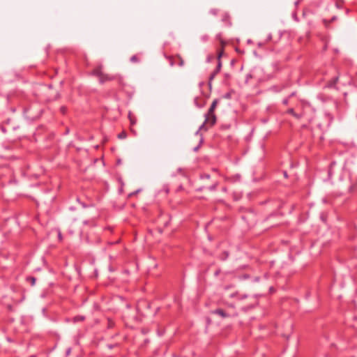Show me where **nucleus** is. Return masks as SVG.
Wrapping results in <instances>:
<instances>
[{"mask_svg":"<svg viewBox=\"0 0 357 357\" xmlns=\"http://www.w3.org/2000/svg\"><path fill=\"white\" fill-rule=\"evenodd\" d=\"M351 192L357 191V181H355L349 188Z\"/></svg>","mask_w":357,"mask_h":357,"instance_id":"nucleus-9","label":"nucleus"},{"mask_svg":"<svg viewBox=\"0 0 357 357\" xmlns=\"http://www.w3.org/2000/svg\"><path fill=\"white\" fill-rule=\"evenodd\" d=\"M128 118L130 119L131 126H134L137 121L136 119L132 116L131 113H129Z\"/></svg>","mask_w":357,"mask_h":357,"instance_id":"nucleus-7","label":"nucleus"},{"mask_svg":"<svg viewBox=\"0 0 357 357\" xmlns=\"http://www.w3.org/2000/svg\"><path fill=\"white\" fill-rule=\"evenodd\" d=\"M58 237H59V239L60 241H61V240H62V235H61V233L60 231H59V234H58Z\"/></svg>","mask_w":357,"mask_h":357,"instance_id":"nucleus-21","label":"nucleus"},{"mask_svg":"<svg viewBox=\"0 0 357 357\" xmlns=\"http://www.w3.org/2000/svg\"><path fill=\"white\" fill-rule=\"evenodd\" d=\"M91 74L93 75L97 76L99 78L100 83H101V84L104 83V79H103V74L104 73L102 71V67L101 66H99V67L95 68L92 71Z\"/></svg>","mask_w":357,"mask_h":357,"instance_id":"nucleus-3","label":"nucleus"},{"mask_svg":"<svg viewBox=\"0 0 357 357\" xmlns=\"http://www.w3.org/2000/svg\"><path fill=\"white\" fill-rule=\"evenodd\" d=\"M218 10L217 9L213 8L210 10V13L216 15L218 14Z\"/></svg>","mask_w":357,"mask_h":357,"instance_id":"nucleus-16","label":"nucleus"},{"mask_svg":"<svg viewBox=\"0 0 357 357\" xmlns=\"http://www.w3.org/2000/svg\"><path fill=\"white\" fill-rule=\"evenodd\" d=\"M222 54H223V50H220L218 52V61H220V58L222 57Z\"/></svg>","mask_w":357,"mask_h":357,"instance_id":"nucleus-17","label":"nucleus"},{"mask_svg":"<svg viewBox=\"0 0 357 357\" xmlns=\"http://www.w3.org/2000/svg\"><path fill=\"white\" fill-rule=\"evenodd\" d=\"M222 63L220 61H218V66L215 69V73H219L221 69Z\"/></svg>","mask_w":357,"mask_h":357,"instance_id":"nucleus-11","label":"nucleus"},{"mask_svg":"<svg viewBox=\"0 0 357 357\" xmlns=\"http://www.w3.org/2000/svg\"><path fill=\"white\" fill-rule=\"evenodd\" d=\"M201 178L202 179H209L210 175L208 174H204L201 175Z\"/></svg>","mask_w":357,"mask_h":357,"instance_id":"nucleus-13","label":"nucleus"},{"mask_svg":"<svg viewBox=\"0 0 357 357\" xmlns=\"http://www.w3.org/2000/svg\"><path fill=\"white\" fill-rule=\"evenodd\" d=\"M70 352V349H68V351H67V354H69Z\"/></svg>","mask_w":357,"mask_h":357,"instance_id":"nucleus-24","label":"nucleus"},{"mask_svg":"<svg viewBox=\"0 0 357 357\" xmlns=\"http://www.w3.org/2000/svg\"><path fill=\"white\" fill-rule=\"evenodd\" d=\"M127 137V133L125 131H122L118 135V138L120 139H124Z\"/></svg>","mask_w":357,"mask_h":357,"instance_id":"nucleus-8","label":"nucleus"},{"mask_svg":"<svg viewBox=\"0 0 357 357\" xmlns=\"http://www.w3.org/2000/svg\"><path fill=\"white\" fill-rule=\"evenodd\" d=\"M217 103H218V100H215L213 101L208 111V113H210V114H214V110L216 107V105H217Z\"/></svg>","mask_w":357,"mask_h":357,"instance_id":"nucleus-4","label":"nucleus"},{"mask_svg":"<svg viewBox=\"0 0 357 357\" xmlns=\"http://www.w3.org/2000/svg\"><path fill=\"white\" fill-rule=\"evenodd\" d=\"M229 16L227 13H225L222 17V21H227L229 19Z\"/></svg>","mask_w":357,"mask_h":357,"instance_id":"nucleus-18","label":"nucleus"},{"mask_svg":"<svg viewBox=\"0 0 357 357\" xmlns=\"http://www.w3.org/2000/svg\"><path fill=\"white\" fill-rule=\"evenodd\" d=\"M62 112H65V108H62Z\"/></svg>","mask_w":357,"mask_h":357,"instance_id":"nucleus-27","label":"nucleus"},{"mask_svg":"<svg viewBox=\"0 0 357 357\" xmlns=\"http://www.w3.org/2000/svg\"><path fill=\"white\" fill-rule=\"evenodd\" d=\"M284 176L285 177H287V172H284Z\"/></svg>","mask_w":357,"mask_h":357,"instance_id":"nucleus-26","label":"nucleus"},{"mask_svg":"<svg viewBox=\"0 0 357 357\" xmlns=\"http://www.w3.org/2000/svg\"><path fill=\"white\" fill-rule=\"evenodd\" d=\"M301 105H302V107L303 109V112L301 114H298L296 113L293 108L289 109L287 111V113L294 116L296 119H301V117H303L305 116V112L307 110H311L314 112V109L310 103L305 102V101H302Z\"/></svg>","mask_w":357,"mask_h":357,"instance_id":"nucleus-1","label":"nucleus"},{"mask_svg":"<svg viewBox=\"0 0 357 357\" xmlns=\"http://www.w3.org/2000/svg\"><path fill=\"white\" fill-rule=\"evenodd\" d=\"M294 94H295V93H292L289 96V97H291V96H294Z\"/></svg>","mask_w":357,"mask_h":357,"instance_id":"nucleus-25","label":"nucleus"},{"mask_svg":"<svg viewBox=\"0 0 357 357\" xmlns=\"http://www.w3.org/2000/svg\"><path fill=\"white\" fill-rule=\"evenodd\" d=\"M201 40L203 42H206L208 40V35H204L201 37Z\"/></svg>","mask_w":357,"mask_h":357,"instance_id":"nucleus-15","label":"nucleus"},{"mask_svg":"<svg viewBox=\"0 0 357 357\" xmlns=\"http://www.w3.org/2000/svg\"><path fill=\"white\" fill-rule=\"evenodd\" d=\"M217 185H218V183H214L213 185H211V186L208 188V189H209L210 190H211V191H212V190H215L216 189V188H217Z\"/></svg>","mask_w":357,"mask_h":357,"instance_id":"nucleus-14","label":"nucleus"},{"mask_svg":"<svg viewBox=\"0 0 357 357\" xmlns=\"http://www.w3.org/2000/svg\"><path fill=\"white\" fill-rule=\"evenodd\" d=\"M114 79V77L113 76H110V75H107V74H103L104 83L105 82L110 81V80H112Z\"/></svg>","mask_w":357,"mask_h":357,"instance_id":"nucleus-6","label":"nucleus"},{"mask_svg":"<svg viewBox=\"0 0 357 357\" xmlns=\"http://www.w3.org/2000/svg\"><path fill=\"white\" fill-rule=\"evenodd\" d=\"M289 102V98H284L283 100H282V103L285 105H287Z\"/></svg>","mask_w":357,"mask_h":357,"instance_id":"nucleus-19","label":"nucleus"},{"mask_svg":"<svg viewBox=\"0 0 357 357\" xmlns=\"http://www.w3.org/2000/svg\"><path fill=\"white\" fill-rule=\"evenodd\" d=\"M312 116H309L307 118V120L309 121H312Z\"/></svg>","mask_w":357,"mask_h":357,"instance_id":"nucleus-22","label":"nucleus"},{"mask_svg":"<svg viewBox=\"0 0 357 357\" xmlns=\"http://www.w3.org/2000/svg\"><path fill=\"white\" fill-rule=\"evenodd\" d=\"M183 60H181V61H180V66H183Z\"/></svg>","mask_w":357,"mask_h":357,"instance_id":"nucleus-23","label":"nucleus"},{"mask_svg":"<svg viewBox=\"0 0 357 357\" xmlns=\"http://www.w3.org/2000/svg\"><path fill=\"white\" fill-rule=\"evenodd\" d=\"M31 284L34 285L36 282V279L34 278H31Z\"/></svg>","mask_w":357,"mask_h":357,"instance_id":"nucleus-20","label":"nucleus"},{"mask_svg":"<svg viewBox=\"0 0 357 357\" xmlns=\"http://www.w3.org/2000/svg\"><path fill=\"white\" fill-rule=\"evenodd\" d=\"M205 121L204 123L200 126L199 130H202L204 128L205 124H208L210 126H213L216 122V116L215 114L208 113L205 115Z\"/></svg>","mask_w":357,"mask_h":357,"instance_id":"nucleus-2","label":"nucleus"},{"mask_svg":"<svg viewBox=\"0 0 357 357\" xmlns=\"http://www.w3.org/2000/svg\"><path fill=\"white\" fill-rule=\"evenodd\" d=\"M218 73H215V70L211 74L209 77V82L215 77Z\"/></svg>","mask_w":357,"mask_h":357,"instance_id":"nucleus-12","label":"nucleus"},{"mask_svg":"<svg viewBox=\"0 0 357 357\" xmlns=\"http://www.w3.org/2000/svg\"><path fill=\"white\" fill-rule=\"evenodd\" d=\"M130 61L132 63H137L139 61V59L137 55H133L130 57Z\"/></svg>","mask_w":357,"mask_h":357,"instance_id":"nucleus-10","label":"nucleus"},{"mask_svg":"<svg viewBox=\"0 0 357 357\" xmlns=\"http://www.w3.org/2000/svg\"><path fill=\"white\" fill-rule=\"evenodd\" d=\"M213 313L216 314H218L220 316H221L222 317H227V314L225 312V311L222 309H217L215 310Z\"/></svg>","mask_w":357,"mask_h":357,"instance_id":"nucleus-5","label":"nucleus"}]
</instances>
